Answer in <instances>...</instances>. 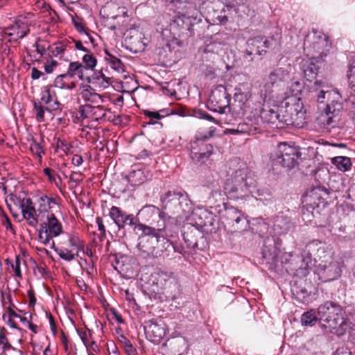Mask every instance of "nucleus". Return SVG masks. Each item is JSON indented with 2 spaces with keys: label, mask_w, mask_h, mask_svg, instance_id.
I'll return each mask as SVG.
<instances>
[{
  "label": "nucleus",
  "mask_w": 355,
  "mask_h": 355,
  "mask_svg": "<svg viewBox=\"0 0 355 355\" xmlns=\"http://www.w3.org/2000/svg\"><path fill=\"white\" fill-rule=\"evenodd\" d=\"M40 227L38 232L39 241L46 245L53 248L55 243L54 237L58 236L62 232V225L51 210L46 211L44 220H40Z\"/></svg>",
  "instance_id": "9"
},
{
  "label": "nucleus",
  "mask_w": 355,
  "mask_h": 355,
  "mask_svg": "<svg viewBox=\"0 0 355 355\" xmlns=\"http://www.w3.org/2000/svg\"><path fill=\"white\" fill-rule=\"evenodd\" d=\"M317 313L320 326L327 332L338 336H343L349 327L345 318V311L338 302L326 301L318 306Z\"/></svg>",
  "instance_id": "1"
},
{
  "label": "nucleus",
  "mask_w": 355,
  "mask_h": 355,
  "mask_svg": "<svg viewBox=\"0 0 355 355\" xmlns=\"http://www.w3.org/2000/svg\"><path fill=\"white\" fill-rule=\"evenodd\" d=\"M157 112H160V119L164 116H168L171 114H178V115H180V116L184 115V111L181 108H179L178 110H175V108L171 107L162 109Z\"/></svg>",
  "instance_id": "52"
},
{
  "label": "nucleus",
  "mask_w": 355,
  "mask_h": 355,
  "mask_svg": "<svg viewBox=\"0 0 355 355\" xmlns=\"http://www.w3.org/2000/svg\"><path fill=\"white\" fill-rule=\"evenodd\" d=\"M146 338L155 344H159L165 335V328L162 324L150 321L145 327Z\"/></svg>",
  "instance_id": "25"
},
{
  "label": "nucleus",
  "mask_w": 355,
  "mask_h": 355,
  "mask_svg": "<svg viewBox=\"0 0 355 355\" xmlns=\"http://www.w3.org/2000/svg\"><path fill=\"white\" fill-rule=\"evenodd\" d=\"M182 9V13L171 19L167 26L173 37H180L184 31L191 32L192 26L201 21V14L193 2H187Z\"/></svg>",
  "instance_id": "5"
},
{
  "label": "nucleus",
  "mask_w": 355,
  "mask_h": 355,
  "mask_svg": "<svg viewBox=\"0 0 355 355\" xmlns=\"http://www.w3.org/2000/svg\"><path fill=\"white\" fill-rule=\"evenodd\" d=\"M212 136L209 132V135L196 136V139L191 143V157L193 161L198 162H205L212 154L214 148L209 144L205 143V140Z\"/></svg>",
  "instance_id": "15"
},
{
  "label": "nucleus",
  "mask_w": 355,
  "mask_h": 355,
  "mask_svg": "<svg viewBox=\"0 0 355 355\" xmlns=\"http://www.w3.org/2000/svg\"><path fill=\"white\" fill-rule=\"evenodd\" d=\"M77 332L85 346L87 347V350H89V339L86 330L78 329Z\"/></svg>",
  "instance_id": "61"
},
{
  "label": "nucleus",
  "mask_w": 355,
  "mask_h": 355,
  "mask_svg": "<svg viewBox=\"0 0 355 355\" xmlns=\"http://www.w3.org/2000/svg\"><path fill=\"white\" fill-rule=\"evenodd\" d=\"M0 345H2L3 351L8 350L12 347L6 335L2 334H0Z\"/></svg>",
  "instance_id": "63"
},
{
  "label": "nucleus",
  "mask_w": 355,
  "mask_h": 355,
  "mask_svg": "<svg viewBox=\"0 0 355 355\" xmlns=\"http://www.w3.org/2000/svg\"><path fill=\"white\" fill-rule=\"evenodd\" d=\"M69 242L71 247L75 248L77 251L83 250V244L80 238L74 234H69Z\"/></svg>",
  "instance_id": "54"
},
{
  "label": "nucleus",
  "mask_w": 355,
  "mask_h": 355,
  "mask_svg": "<svg viewBox=\"0 0 355 355\" xmlns=\"http://www.w3.org/2000/svg\"><path fill=\"white\" fill-rule=\"evenodd\" d=\"M159 236H139L137 248L145 258H157L160 257L161 251L156 248Z\"/></svg>",
  "instance_id": "17"
},
{
  "label": "nucleus",
  "mask_w": 355,
  "mask_h": 355,
  "mask_svg": "<svg viewBox=\"0 0 355 355\" xmlns=\"http://www.w3.org/2000/svg\"><path fill=\"white\" fill-rule=\"evenodd\" d=\"M261 130L260 119L259 117L248 118L243 123L238 124L236 128L226 130L227 133L232 135H254L259 133Z\"/></svg>",
  "instance_id": "19"
},
{
  "label": "nucleus",
  "mask_w": 355,
  "mask_h": 355,
  "mask_svg": "<svg viewBox=\"0 0 355 355\" xmlns=\"http://www.w3.org/2000/svg\"><path fill=\"white\" fill-rule=\"evenodd\" d=\"M329 37L320 31H313L309 33L304 42V51L307 56H317L323 60L330 51Z\"/></svg>",
  "instance_id": "8"
},
{
  "label": "nucleus",
  "mask_w": 355,
  "mask_h": 355,
  "mask_svg": "<svg viewBox=\"0 0 355 355\" xmlns=\"http://www.w3.org/2000/svg\"><path fill=\"white\" fill-rule=\"evenodd\" d=\"M331 163L336 166L338 169L342 171H347L352 166L351 159L348 157L338 156L331 159Z\"/></svg>",
  "instance_id": "41"
},
{
  "label": "nucleus",
  "mask_w": 355,
  "mask_h": 355,
  "mask_svg": "<svg viewBox=\"0 0 355 355\" xmlns=\"http://www.w3.org/2000/svg\"><path fill=\"white\" fill-rule=\"evenodd\" d=\"M29 31L30 28L28 23L21 19L16 20L4 29L5 34L10 37H14L15 40L24 38Z\"/></svg>",
  "instance_id": "24"
},
{
  "label": "nucleus",
  "mask_w": 355,
  "mask_h": 355,
  "mask_svg": "<svg viewBox=\"0 0 355 355\" xmlns=\"http://www.w3.org/2000/svg\"><path fill=\"white\" fill-rule=\"evenodd\" d=\"M58 147L61 149L66 154H69L70 153L71 146L67 144L65 141L58 139Z\"/></svg>",
  "instance_id": "64"
},
{
  "label": "nucleus",
  "mask_w": 355,
  "mask_h": 355,
  "mask_svg": "<svg viewBox=\"0 0 355 355\" xmlns=\"http://www.w3.org/2000/svg\"><path fill=\"white\" fill-rule=\"evenodd\" d=\"M290 82H287V89L284 92L286 97L289 96H297L300 94L303 89V83L300 80H289Z\"/></svg>",
  "instance_id": "39"
},
{
  "label": "nucleus",
  "mask_w": 355,
  "mask_h": 355,
  "mask_svg": "<svg viewBox=\"0 0 355 355\" xmlns=\"http://www.w3.org/2000/svg\"><path fill=\"white\" fill-rule=\"evenodd\" d=\"M0 214L1 215V225L5 227L6 230H10L13 234H15L13 226L8 216L2 210H0Z\"/></svg>",
  "instance_id": "55"
},
{
  "label": "nucleus",
  "mask_w": 355,
  "mask_h": 355,
  "mask_svg": "<svg viewBox=\"0 0 355 355\" xmlns=\"http://www.w3.org/2000/svg\"><path fill=\"white\" fill-rule=\"evenodd\" d=\"M256 187V180L252 173L246 168L236 171L231 178L226 180L223 190L230 199H245Z\"/></svg>",
  "instance_id": "3"
},
{
  "label": "nucleus",
  "mask_w": 355,
  "mask_h": 355,
  "mask_svg": "<svg viewBox=\"0 0 355 355\" xmlns=\"http://www.w3.org/2000/svg\"><path fill=\"white\" fill-rule=\"evenodd\" d=\"M26 199L27 198H21L15 195H11L9 198L10 201L12 202L15 207H18L19 209H21L24 205Z\"/></svg>",
  "instance_id": "59"
},
{
  "label": "nucleus",
  "mask_w": 355,
  "mask_h": 355,
  "mask_svg": "<svg viewBox=\"0 0 355 355\" xmlns=\"http://www.w3.org/2000/svg\"><path fill=\"white\" fill-rule=\"evenodd\" d=\"M6 263L8 266H10L12 270L15 273V276L18 278L22 277V274L21 271V258L17 255L15 257V262H11L9 259H6Z\"/></svg>",
  "instance_id": "49"
},
{
  "label": "nucleus",
  "mask_w": 355,
  "mask_h": 355,
  "mask_svg": "<svg viewBox=\"0 0 355 355\" xmlns=\"http://www.w3.org/2000/svg\"><path fill=\"white\" fill-rule=\"evenodd\" d=\"M109 216L119 230L124 229L126 225L135 228L137 224V219L132 214H127L116 206L110 208Z\"/></svg>",
  "instance_id": "18"
},
{
  "label": "nucleus",
  "mask_w": 355,
  "mask_h": 355,
  "mask_svg": "<svg viewBox=\"0 0 355 355\" xmlns=\"http://www.w3.org/2000/svg\"><path fill=\"white\" fill-rule=\"evenodd\" d=\"M277 44L274 37L258 35L250 38L246 42L247 48L243 53V58L249 62H253L255 55L264 56L270 50L275 49Z\"/></svg>",
  "instance_id": "10"
},
{
  "label": "nucleus",
  "mask_w": 355,
  "mask_h": 355,
  "mask_svg": "<svg viewBox=\"0 0 355 355\" xmlns=\"http://www.w3.org/2000/svg\"><path fill=\"white\" fill-rule=\"evenodd\" d=\"M166 237L167 236L165 235V233L164 234H161L159 236V243L156 245V248L161 251L160 257L162 256L165 252L169 251L171 248L175 250L172 242Z\"/></svg>",
  "instance_id": "45"
},
{
  "label": "nucleus",
  "mask_w": 355,
  "mask_h": 355,
  "mask_svg": "<svg viewBox=\"0 0 355 355\" xmlns=\"http://www.w3.org/2000/svg\"><path fill=\"white\" fill-rule=\"evenodd\" d=\"M344 261L341 257H330L322 260L317 266V272L323 282H331L339 278Z\"/></svg>",
  "instance_id": "13"
},
{
  "label": "nucleus",
  "mask_w": 355,
  "mask_h": 355,
  "mask_svg": "<svg viewBox=\"0 0 355 355\" xmlns=\"http://www.w3.org/2000/svg\"><path fill=\"white\" fill-rule=\"evenodd\" d=\"M251 94L249 91H243L240 87L235 88L234 103L230 109L238 115H244L250 107L249 98Z\"/></svg>",
  "instance_id": "20"
},
{
  "label": "nucleus",
  "mask_w": 355,
  "mask_h": 355,
  "mask_svg": "<svg viewBox=\"0 0 355 355\" xmlns=\"http://www.w3.org/2000/svg\"><path fill=\"white\" fill-rule=\"evenodd\" d=\"M83 66L85 70H94L97 64L96 57L89 51L83 56Z\"/></svg>",
  "instance_id": "46"
},
{
  "label": "nucleus",
  "mask_w": 355,
  "mask_h": 355,
  "mask_svg": "<svg viewBox=\"0 0 355 355\" xmlns=\"http://www.w3.org/2000/svg\"><path fill=\"white\" fill-rule=\"evenodd\" d=\"M319 320L318 315H316L315 311L313 309L304 312L300 318L301 323L303 326L312 327Z\"/></svg>",
  "instance_id": "40"
},
{
  "label": "nucleus",
  "mask_w": 355,
  "mask_h": 355,
  "mask_svg": "<svg viewBox=\"0 0 355 355\" xmlns=\"http://www.w3.org/2000/svg\"><path fill=\"white\" fill-rule=\"evenodd\" d=\"M135 229L141 232L140 236H159L162 233H165L166 236H172V234H169L167 232L166 227L163 228H154L150 226L146 225L142 223H137L135 225Z\"/></svg>",
  "instance_id": "34"
},
{
  "label": "nucleus",
  "mask_w": 355,
  "mask_h": 355,
  "mask_svg": "<svg viewBox=\"0 0 355 355\" xmlns=\"http://www.w3.org/2000/svg\"><path fill=\"white\" fill-rule=\"evenodd\" d=\"M230 96L227 93L226 88L219 85L211 92L207 102V108L220 114L225 113L226 110H230Z\"/></svg>",
  "instance_id": "14"
},
{
  "label": "nucleus",
  "mask_w": 355,
  "mask_h": 355,
  "mask_svg": "<svg viewBox=\"0 0 355 355\" xmlns=\"http://www.w3.org/2000/svg\"><path fill=\"white\" fill-rule=\"evenodd\" d=\"M292 227L291 218L284 214L279 213L274 218L272 229L276 234L281 235L287 233Z\"/></svg>",
  "instance_id": "28"
},
{
  "label": "nucleus",
  "mask_w": 355,
  "mask_h": 355,
  "mask_svg": "<svg viewBox=\"0 0 355 355\" xmlns=\"http://www.w3.org/2000/svg\"><path fill=\"white\" fill-rule=\"evenodd\" d=\"M41 101L49 105V108L52 110H55L59 108L60 103H58L55 95L52 94L49 88L46 87L41 93Z\"/></svg>",
  "instance_id": "37"
},
{
  "label": "nucleus",
  "mask_w": 355,
  "mask_h": 355,
  "mask_svg": "<svg viewBox=\"0 0 355 355\" xmlns=\"http://www.w3.org/2000/svg\"><path fill=\"white\" fill-rule=\"evenodd\" d=\"M193 211V205L189 198L187 193L180 192L179 200L176 209H175L173 217L177 220L187 218L192 214Z\"/></svg>",
  "instance_id": "23"
},
{
  "label": "nucleus",
  "mask_w": 355,
  "mask_h": 355,
  "mask_svg": "<svg viewBox=\"0 0 355 355\" xmlns=\"http://www.w3.org/2000/svg\"><path fill=\"white\" fill-rule=\"evenodd\" d=\"M254 195L257 200L263 202L265 205L272 202L275 199L270 190L266 188L257 189Z\"/></svg>",
  "instance_id": "42"
},
{
  "label": "nucleus",
  "mask_w": 355,
  "mask_h": 355,
  "mask_svg": "<svg viewBox=\"0 0 355 355\" xmlns=\"http://www.w3.org/2000/svg\"><path fill=\"white\" fill-rule=\"evenodd\" d=\"M327 86L322 80L315 82L309 86L311 92L315 93V97L319 104L324 103V99L327 98L328 102L318 117L320 122L324 126H329L334 121V118L338 116L343 108L341 103L338 101L339 93L334 89H326Z\"/></svg>",
  "instance_id": "2"
},
{
  "label": "nucleus",
  "mask_w": 355,
  "mask_h": 355,
  "mask_svg": "<svg viewBox=\"0 0 355 355\" xmlns=\"http://www.w3.org/2000/svg\"><path fill=\"white\" fill-rule=\"evenodd\" d=\"M291 67L288 65L286 67H278L269 73L263 89L261 91V96L263 101L273 92L274 89L279 91L282 86H285L291 80Z\"/></svg>",
  "instance_id": "11"
},
{
  "label": "nucleus",
  "mask_w": 355,
  "mask_h": 355,
  "mask_svg": "<svg viewBox=\"0 0 355 355\" xmlns=\"http://www.w3.org/2000/svg\"><path fill=\"white\" fill-rule=\"evenodd\" d=\"M79 95L87 103L98 105L103 101V96L96 93L89 85H83Z\"/></svg>",
  "instance_id": "29"
},
{
  "label": "nucleus",
  "mask_w": 355,
  "mask_h": 355,
  "mask_svg": "<svg viewBox=\"0 0 355 355\" xmlns=\"http://www.w3.org/2000/svg\"><path fill=\"white\" fill-rule=\"evenodd\" d=\"M279 107L263 108L260 112V120L263 123L270 124L273 128H279Z\"/></svg>",
  "instance_id": "27"
},
{
  "label": "nucleus",
  "mask_w": 355,
  "mask_h": 355,
  "mask_svg": "<svg viewBox=\"0 0 355 355\" xmlns=\"http://www.w3.org/2000/svg\"><path fill=\"white\" fill-rule=\"evenodd\" d=\"M44 173L48 177L49 180L51 182H54L56 185L58 184V182L56 180L55 171L53 169L49 168H45L44 169Z\"/></svg>",
  "instance_id": "62"
},
{
  "label": "nucleus",
  "mask_w": 355,
  "mask_h": 355,
  "mask_svg": "<svg viewBox=\"0 0 355 355\" xmlns=\"http://www.w3.org/2000/svg\"><path fill=\"white\" fill-rule=\"evenodd\" d=\"M76 85V82L67 72L58 75L54 80V86L60 89L72 90Z\"/></svg>",
  "instance_id": "35"
},
{
  "label": "nucleus",
  "mask_w": 355,
  "mask_h": 355,
  "mask_svg": "<svg viewBox=\"0 0 355 355\" xmlns=\"http://www.w3.org/2000/svg\"><path fill=\"white\" fill-rule=\"evenodd\" d=\"M288 111L291 113V118L293 121L292 125H302L306 119V110H304L302 104L297 103L288 106Z\"/></svg>",
  "instance_id": "32"
},
{
  "label": "nucleus",
  "mask_w": 355,
  "mask_h": 355,
  "mask_svg": "<svg viewBox=\"0 0 355 355\" xmlns=\"http://www.w3.org/2000/svg\"><path fill=\"white\" fill-rule=\"evenodd\" d=\"M58 65V62L56 60L53 59L47 60L44 66V71L47 73H51Z\"/></svg>",
  "instance_id": "60"
},
{
  "label": "nucleus",
  "mask_w": 355,
  "mask_h": 355,
  "mask_svg": "<svg viewBox=\"0 0 355 355\" xmlns=\"http://www.w3.org/2000/svg\"><path fill=\"white\" fill-rule=\"evenodd\" d=\"M106 56L105 57V60L110 64L112 69L118 73H123L124 71V65L116 57L111 55L107 51H105Z\"/></svg>",
  "instance_id": "43"
},
{
  "label": "nucleus",
  "mask_w": 355,
  "mask_h": 355,
  "mask_svg": "<svg viewBox=\"0 0 355 355\" xmlns=\"http://www.w3.org/2000/svg\"><path fill=\"white\" fill-rule=\"evenodd\" d=\"M150 177V172L145 168L135 167L130 172L128 180L131 186L135 187L145 182Z\"/></svg>",
  "instance_id": "30"
},
{
  "label": "nucleus",
  "mask_w": 355,
  "mask_h": 355,
  "mask_svg": "<svg viewBox=\"0 0 355 355\" xmlns=\"http://www.w3.org/2000/svg\"><path fill=\"white\" fill-rule=\"evenodd\" d=\"M56 205L58 202L55 198L42 195L37 200V207H35L32 200L28 198L20 210L24 219L28 224L33 227H36L40 220H44L46 211Z\"/></svg>",
  "instance_id": "4"
},
{
  "label": "nucleus",
  "mask_w": 355,
  "mask_h": 355,
  "mask_svg": "<svg viewBox=\"0 0 355 355\" xmlns=\"http://www.w3.org/2000/svg\"><path fill=\"white\" fill-rule=\"evenodd\" d=\"M279 111L280 112L279 128H283L286 125H292L293 121H292V118H291V113L288 111V106L286 108L279 107Z\"/></svg>",
  "instance_id": "47"
},
{
  "label": "nucleus",
  "mask_w": 355,
  "mask_h": 355,
  "mask_svg": "<svg viewBox=\"0 0 355 355\" xmlns=\"http://www.w3.org/2000/svg\"><path fill=\"white\" fill-rule=\"evenodd\" d=\"M86 80L101 89L107 88L111 84V79L107 77L102 71H94L91 76L86 77Z\"/></svg>",
  "instance_id": "33"
},
{
  "label": "nucleus",
  "mask_w": 355,
  "mask_h": 355,
  "mask_svg": "<svg viewBox=\"0 0 355 355\" xmlns=\"http://www.w3.org/2000/svg\"><path fill=\"white\" fill-rule=\"evenodd\" d=\"M321 249L323 250L322 242L318 239H314L306 245L304 253L307 252L308 257H311L313 255H317Z\"/></svg>",
  "instance_id": "44"
},
{
  "label": "nucleus",
  "mask_w": 355,
  "mask_h": 355,
  "mask_svg": "<svg viewBox=\"0 0 355 355\" xmlns=\"http://www.w3.org/2000/svg\"><path fill=\"white\" fill-rule=\"evenodd\" d=\"M200 235L199 231L192 228L183 232L182 236L187 247L189 249H195L198 247V236Z\"/></svg>",
  "instance_id": "36"
},
{
  "label": "nucleus",
  "mask_w": 355,
  "mask_h": 355,
  "mask_svg": "<svg viewBox=\"0 0 355 355\" xmlns=\"http://www.w3.org/2000/svg\"><path fill=\"white\" fill-rule=\"evenodd\" d=\"M30 149L31 152L35 155L39 159H41L44 155V150L40 142L33 139L31 144Z\"/></svg>",
  "instance_id": "50"
},
{
  "label": "nucleus",
  "mask_w": 355,
  "mask_h": 355,
  "mask_svg": "<svg viewBox=\"0 0 355 355\" xmlns=\"http://www.w3.org/2000/svg\"><path fill=\"white\" fill-rule=\"evenodd\" d=\"M301 155L300 148L284 142L278 145L273 160L275 164L291 169L298 165Z\"/></svg>",
  "instance_id": "12"
},
{
  "label": "nucleus",
  "mask_w": 355,
  "mask_h": 355,
  "mask_svg": "<svg viewBox=\"0 0 355 355\" xmlns=\"http://www.w3.org/2000/svg\"><path fill=\"white\" fill-rule=\"evenodd\" d=\"M96 222L98 225V230L100 231L99 239L101 241L103 240L106 236V230L105 227L103 225V221L101 217H96Z\"/></svg>",
  "instance_id": "58"
},
{
  "label": "nucleus",
  "mask_w": 355,
  "mask_h": 355,
  "mask_svg": "<svg viewBox=\"0 0 355 355\" xmlns=\"http://www.w3.org/2000/svg\"><path fill=\"white\" fill-rule=\"evenodd\" d=\"M56 252L61 259L67 261H71L75 259V254L72 253V252L67 248H63L58 249Z\"/></svg>",
  "instance_id": "53"
},
{
  "label": "nucleus",
  "mask_w": 355,
  "mask_h": 355,
  "mask_svg": "<svg viewBox=\"0 0 355 355\" xmlns=\"http://www.w3.org/2000/svg\"><path fill=\"white\" fill-rule=\"evenodd\" d=\"M85 68L83 64L80 62H71L69 64V67L67 73L73 79L76 76L81 80H86L85 77L84 71Z\"/></svg>",
  "instance_id": "38"
},
{
  "label": "nucleus",
  "mask_w": 355,
  "mask_h": 355,
  "mask_svg": "<svg viewBox=\"0 0 355 355\" xmlns=\"http://www.w3.org/2000/svg\"><path fill=\"white\" fill-rule=\"evenodd\" d=\"M180 194V191H168L160 197L162 211L155 205H147L143 207L138 214L146 218V220H148V216L157 214L159 217L163 220H165L166 217H173L178 203Z\"/></svg>",
  "instance_id": "6"
},
{
  "label": "nucleus",
  "mask_w": 355,
  "mask_h": 355,
  "mask_svg": "<svg viewBox=\"0 0 355 355\" xmlns=\"http://www.w3.org/2000/svg\"><path fill=\"white\" fill-rule=\"evenodd\" d=\"M166 346L168 355H185L189 348L188 341L184 337L171 339Z\"/></svg>",
  "instance_id": "26"
},
{
  "label": "nucleus",
  "mask_w": 355,
  "mask_h": 355,
  "mask_svg": "<svg viewBox=\"0 0 355 355\" xmlns=\"http://www.w3.org/2000/svg\"><path fill=\"white\" fill-rule=\"evenodd\" d=\"M34 273L40 275L41 277H46L49 275L50 272L44 264L37 265L34 269Z\"/></svg>",
  "instance_id": "57"
},
{
  "label": "nucleus",
  "mask_w": 355,
  "mask_h": 355,
  "mask_svg": "<svg viewBox=\"0 0 355 355\" xmlns=\"http://www.w3.org/2000/svg\"><path fill=\"white\" fill-rule=\"evenodd\" d=\"M325 193L326 192L320 187L313 188L307 192L305 200L313 209L318 207L320 204L324 203L323 194Z\"/></svg>",
  "instance_id": "31"
},
{
  "label": "nucleus",
  "mask_w": 355,
  "mask_h": 355,
  "mask_svg": "<svg viewBox=\"0 0 355 355\" xmlns=\"http://www.w3.org/2000/svg\"><path fill=\"white\" fill-rule=\"evenodd\" d=\"M221 222L225 230L231 233H241L250 227L249 220L242 211L225 203L221 211Z\"/></svg>",
  "instance_id": "7"
},
{
  "label": "nucleus",
  "mask_w": 355,
  "mask_h": 355,
  "mask_svg": "<svg viewBox=\"0 0 355 355\" xmlns=\"http://www.w3.org/2000/svg\"><path fill=\"white\" fill-rule=\"evenodd\" d=\"M78 112L83 119L92 118L94 120L105 119L107 112H110V110H105L103 106L98 104L96 106L89 104H85L79 107Z\"/></svg>",
  "instance_id": "22"
},
{
  "label": "nucleus",
  "mask_w": 355,
  "mask_h": 355,
  "mask_svg": "<svg viewBox=\"0 0 355 355\" xmlns=\"http://www.w3.org/2000/svg\"><path fill=\"white\" fill-rule=\"evenodd\" d=\"M347 77L352 89L355 92V58L350 60Z\"/></svg>",
  "instance_id": "51"
},
{
  "label": "nucleus",
  "mask_w": 355,
  "mask_h": 355,
  "mask_svg": "<svg viewBox=\"0 0 355 355\" xmlns=\"http://www.w3.org/2000/svg\"><path fill=\"white\" fill-rule=\"evenodd\" d=\"M152 277L153 279V283L161 289L166 290L167 293L171 290V294L173 298L175 297L179 293L180 285L171 273L158 271L154 273Z\"/></svg>",
  "instance_id": "16"
},
{
  "label": "nucleus",
  "mask_w": 355,
  "mask_h": 355,
  "mask_svg": "<svg viewBox=\"0 0 355 355\" xmlns=\"http://www.w3.org/2000/svg\"><path fill=\"white\" fill-rule=\"evenodd\" d=\"M67 45L60 42L56 45V46L51 49V54L55 57L62 58L64 55V51L66 50Z\"/></svg>",
  "instance_id": "56"
},
{
  "label": "nucleus",
  "mask_w": 355,
  "mask_h": 355,
  "mask_svg": "<svg viewBox=\"0 0 355 355\" xmlns=\"http://www.w3.org/2000/svg\"><path fill=\"white\" fill-rule=\"evenodd\" d=\"M306 60H303L301 69L303 71L304 76L307 81L310 83L308 87L313 84V80L316 78L319 69L321 67L322 60L317 56H309Z\"/></svg>",
  "instance_id": "21"
},
{
  "label": "nucleus",
  "mask_w": 355,
  "mask_h": 355,
  "mask_svg": "<svg viewBox=\"0 0 355 355\" xmlns=\"http://www.w3.org/2000/svg\"><path fill=\"white\" fill-rule=\"evenodd\" d=\"M45 110H51L49 107L45 108L40 102H33V112L37 122L44 121Z\"/></svg>",
  "instance_id": "48"
}]
</instances>
